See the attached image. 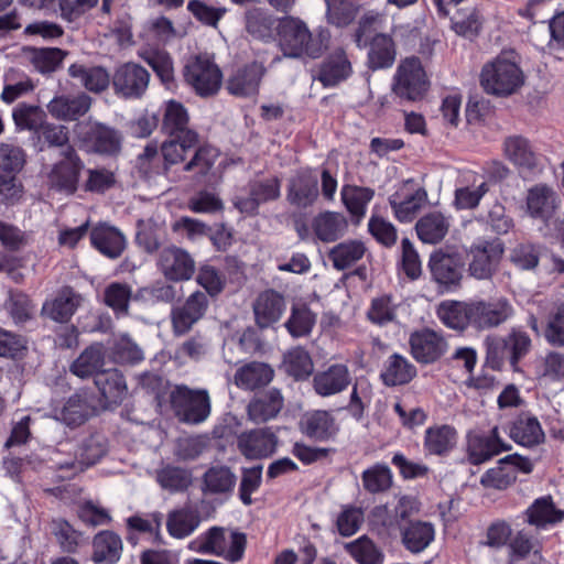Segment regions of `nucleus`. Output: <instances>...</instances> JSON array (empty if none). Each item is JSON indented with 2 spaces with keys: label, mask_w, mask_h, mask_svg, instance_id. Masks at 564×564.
Masks as SVG:
<instances>
[{
  "label": "nucleus",
  "mask_w": 564,
  "mask_h": 564,
  "mask_svg": "<svg viewBox=\"0 0 564 564\" xmlns=\"http://www.w3.org/2000/svg\"><path fill=\"white\" fill-rule=\"evenodd\" d=\"M275 29L279 46L283 55L290 58H318L330 40L328 30L319 29L313 34L304 21L292 15L279 19Z\"/></svg>",
  "instance_id": "nucleus-1"
},
{
  "label": "nucleus",
  "mask_w": 564,
  "mask_h": 564,
  "mask_svg": "<svg viewBox=\"0 0 564 564\" xmlns=\"http://www.w3.org/2000/svg\"><path fill=\"white\" fill-rule=\"evenodd\" d=\"M169 399L173 413L181 423L198 425L210 415V398L205 389H191L180 384L170 392Z\"/></svg>",
  "instance_id": "nucleus-2"
},
{
  "label": "nucleus",
  "mask_w": 564,
  "mask_h": 564,
  "mask_svg": "<svg viewBox=\"0 0 564 564\" xmlns=\"http://www.w3.org/2000/svg\"><path fill=\"white\" fill-rule=\"evenodd\" d=\"M189 152L173 141H163L160 147L155 142L147 144L138 155L139 170L148 175H162L172 178L173 167L183 163ZM181 175L173 180H181Z\"/></svg>",
  "instance_id": "nucleus-3"
},
{
  "label": "nucleus",
  "mask_w": 564,
  "mask_h": 564,
  "mask_svg": "<svg viewBox=\"0 0 564 564\" xmlns=\"http://www.w3.org/2000/svg\"><path fill=\"white\" fill-rule=\"evenodd\" d=\"M161 132L185 151L192 152L198 145L199 134L189 127V115L185 106L171 99L162 106Z\"/></svg>",
  "instance_id": "nucleus-4"
},
{
  "label": "nucleus",
  "mask_w": 564,
  "mask_h": 564,
  "mask_svg": "<svg viewBox=\"0 0 564 564\" xmlns=\"http://www.w3.org/2000/svg\"><path fill=\"white\" fill-rule=\"evenodd\" d=\"M74 133L88 152L112 156L121 151L120 131L105 123L93 120L79 121L74 127Z\"/></svg>",
  "instance_id": "nucleus-5"
},
{
  "label": "nucleus",
  "mask_w": 564,
  "mask_h": 564,
  "mask_svg": "<svg viewBox=\"0 0 564 564\" xmlns=\"http://www.w3.org/2000/svg\"><path fill=\"white\" fill-rule=\"evenodd\" d=\"M26 162L24 150L11 143L0 142V204L13 205L22 195L17 175Z\"/></svg>",
  "instance_id": "nucleus-6"
},
{
  "label": "nucleus",
  "mask_w": 564,
  "mask_h": 564,
  "mask_svg": "<svg viewBox=\"0 0 564 564\" xmlns=\"http://www.w3.org/2000/svg\"><path fill=\"white\" fill-rule=\"evenodd\" d=\"M524 76L520 67L506 58L497 57L486 64L480 74V84L487 94L509 96L523 84Z\"/></svg>",
  "instance_id": "nucleus-7"
},
{
  "label": "nucleus",
  "mask_w": 564,
  "mask_h": 564,
  "mask_svg": "<svg viewBox=\"0 0 564 564\" xmlns=\"http://www.w3.org/2000/svg\"><path fill=\"white\" fill-rule=\"evenodd\" d=\"M429 80L419 57L403 59L393 76L392 91L401 102H415L425 96Z\"/></svg>",
  "instance_id": "nucleus-8"
},
{
  "label": "nucleus",
  "mask_w": 564,
  "mask_h": 564,
  "mask_svg": "<svg viewBox=\"0 0 564 564\" xmlns=\"http://www.w3.org/2000/svg\"><path fill=\"white\" fill-rule=\"evenodd\" d=\"M183 76L187 85L200 97H209L219 90L223 74L207 54L192 57L183 69Z\"/></svg>",
  "instance_id": "nucleus-9"
},
{
  "label": "nucleus",
  "mask_w": 564,
  "mask_h": 564,
  "mask_svg": "<svg viewBox=\"0 0 564 564\" xmlns=\"http://www.w3.org/2000/svg\"><path fill=\"white\" fill-rule=\"evenodd\" d=\"M505 252L503 242L498 239H480L467 250L468 272L477 280H490L498 271Z\"/></svg>",
  "instance_id": "nucleus-10"
},
{
  "label": "nucleus",
  "mask_w": 564,
  "mask_h": 564,
  "mask_svg": "<svg viewBox=\"0 0 564 564\" xmlns=\"http://www.w3.org/2000/svg\"><path fill=\"white\" fill-rule=\"evenodd\" d=\"M149 70L135 62H126L118 65L111 74L113 94L126 100L141 99L150 84Z\"/></svg>",
  "instance_id": "nucleus-11"
},
{
  "label": "nucleus",
  "mask_w": 564,
  "mask_h": 564,
  "mask_svg": "<svg viewBox=\"0 0 564 564\" xmlns=\"http://www.w3.org/2000/svg\"><path fill=\"white\" fill-rule=\"evenodd\" d=\"M427 267L432 281L442 291L452 292L460 286L465 269L460 253L435 250L430 254Z\"/></svg>",
  "instance_id": "nucleus-12"
},
{
  "label": "nucleus",
  "mask_w": 564,
  "mask_h": 564,
  "mask_svg": "<svg viewBox=\"0 0 564 564\" xmlns=\"http://www.w3.org/2000/svg\"><path fill=\"white\" fill-rule=\"evenodd\" d=\"M61 154L63 160L55 163L48 174L50 187L66 195H73L78 187L84 162L74 147H67Z\"/></svg>",
  "instance_id": "nucleus-13"
},
{
  "label": "nucleus",
  "mask_w": 564,
  "mask_h": 564,
  "mask_svg": "<svg viewBox=\"0 0 564 564\" xmlns=\"http://www.w3.org/2000/svg\"><path fill=\"white\" fill-rule=\"evenodd\" d=\"M318 196V177L312 169H300L288 180L286 200L291 206L307 209L314 206Z\"/></svg>",
  "instance_id": "nucleus-14"
},
{
  "label": "nucleus",
  "mask_w": 564,
  "mask_h": 564,
  "mask_svg": "<svg viewBox=\"0 0 564 564\" xmlns=\"http://www.w3.org/2000/svg\"><path fill=\"white\" fill-rule=\"evenodd\" d=\"M158 269L167 281H188L195 273V261L185 249L174 245L164 247L158 258Z\"/></svg>",
  "instance_id": "nucleus-15"
},
{
  "label": "nucleus",
  "mask_w": 564,
  "mask_h": 564,
  "mask_svg": "<svg viewBox=\"0 0 564 564\" xmlns=\"http://www.w3.org/2000/svg\"><path fill=\"white\" fill-rule=\"evenodd\" d=\"M248 187L249 196L234 199V206L241 214L254 216L260 205L278 200L281 196V180L278 176L251 181Z\"/></svg>",
  "instance_id": "nucleus-16"
},
{
  "label": "nucleus",
  "mask_w": 564,
  "mask_h": 564,
  "mask_svg": "<svg viewBox=\"0 0 564 564\" xmlns=\"http://www.w3.org/2000/svg\"><path fill=\"white\" fill-rule=\"evenodd\" d=\"M209 306V299L205 292H193L183 304L173 307L171 322L176 336L188 333L200 321Z\"/></svg>",
  "instance_id": "nucleus-17"
},
{
  "label": "nucleus",
  "mask_w": 564,
  "mask_h": 564,
  "mask_svg": "<svg viewBox=\"0 0 564 564\" xmlns=\"http://www.w3.org/2000/svg\"><path fill=\"white\" fill-rule=\"evenodd\" d=\"M413 180H406L400 191L388 198L394 217L400 223H411L427 200V192L424 187L410 191Z\"/></svg>",
  "instance_id": "nucleus-18"
},
{
  "label": "nucleus",
  "mask_w": 564,
  "mask_h": 564,
  "mask_svg": "<svg viewBox=\"0 0 564 564\" xmlns=\"http://www.w3.org/2000/svg\"><path fill=\"white\" fill-rule=\"evenodd\" d=\"M473 327L489 329L506 323L513 315V307L506 297L471 302Z\"/></svg>",
  "instance_id": "nucleus-19"
},
{
  "label": "nucleus",
  "mask_w": 564,
  "mask_h": 564,
  "mask_svg": "<svg viewBox=\"0 0 564 564\" xmlns=\"http://www.w3.org/2000/svg\"><path fill=\"white\" fill-rule=\"evenodd\" d=\"M278 442V436L270 427H260L239 434L237 447L246 458L261 459L276 451Z\"/></svg>",
  "instance_id": "nucleus-20"
},
{
  "label": "nucleus",
  "mask_w": 564,
  "mask_h": 564,
  "mask_svg": "<svg viewBox=\"0 0 564 564\" xmlns=\"http://www.w3.org/2000/svg\"><path fill=\"white\" fill-rule=\"evenodd\" d=\"M409 345L412 357L423 365L435 362L446 349L444 338L430 328L413 332L410 335Z\"/></svg>",
  "instance_id": "nucleus-21"
},
{
  "label": "nucleus",
  "mask_w": 564,
  "mask_h": 564,
  "mask_svg": "<svg viewBox=\"0 0 564 564\" xmlns=\"http://www.w3.org/2000/svg\"><path fill=\"white\" fill-rule=\"evenodd\" d=\"M509 448L501 438L497 426L489 434H469L467 436V459L471 465L484 464Z\"/></svg>",
  "instance_id": "nucleus-22"
},
{
  "label": "nucleus",
  "mask_w": 564,
  "mask_h": 564,
  "mask_svg": "<svg viewBox=\"0 0 564 564\" xmlns=\"http://www.w3.org/2000/svg\"><path fill=\"white\" fill-rule=\"evenodd\" d=\"M506 156L519 167L520 173L534 175L542 171L541 158L528 139L521 135L508 137L503 142Z\"/></svg>",
  "instance_id": "nucleus-23"
},
{
  "label": "nucleus",
  "mask_w": 564,
  "mask_h": 564,
  "mask_svg": "<svg viewBox=\"0 0 564 564\" xmlns=\"http://www.w3.org/2000/svg\"><path fill=\"white\" fill-rule=\"evenodd\" d=\"M267 73L264 65L253 61L238 68L227 80L226 88L230 95L251 97L259 93L260 83Z\"/></svg>",
  "instance_id": "nucleus-24"
},
{
  "label": "nucleus",
  "mask_w": 564,
  "mask_h": 564,
  "mask_svg": "<svg viewBox=\"0 0 564 564\" xmlns=\"http://www.w3.org/2000/svg\"><path fill=\"white\" fill-rule=\"evenodd\" d=\"M83 297L72 286L61 288L52 300L42 306V315L56 323H68L79 307Z\"/></svg>",
  "instance_id": "nucleus-25"
},
{
  "label": "nucleus",
  "mask_w": 564,
  "mask_h": 564,
  "mask_svg": "<svg viewBox=\"0 0 564 564\" xmlns=\"http://www.w3.org/2000/svg\"><path fill=\"white\" fill-rule=\"evenodd\" d=\"M285 299L280 292L273 289L261 292L253 303L257 326L264 329L279 322L285 311Z\"/></svg>",
  "instance_id": "nucleus-26"
},
{
  "label": "nucleus",
  "mask_w": 564,
  "mask_h": 564,
  "mask_svg": "<svg viewBox=\"0 0 564 564\" xmlns=\"http://www.w3.org/2000/svg\"><path fill=\"white\" fill-rule=\"evenodd\" d=\"M457 441L458 432L453 425H432L424 432V454L426 456L447 457L456 447Z\"/></svg>",
  "instance_id": "nucleus-27"
},
{
  "label": "nucleus",
  "mask_w": 564,
  "mask_h": 564,
  "mask_svg": "<svg viewBox=\"0 0 564 564\" xmlns=\"http://www.w3.org/2000/svg\"><path fill=\"white\" fill-rule=\"evenodd\" d=\"M93 99L85 93L61 95L47 104L48 113L61 121H75L84 117L91 107Z\"/></svg>",
  "instance_id": "nucleus-28"
},
{
  "label": "nucleus",
  "mask_w": 564,
  "mask_h": 564,
  "mask_svg": "<svg viewBox=\"0 0 564 564\" xmlns=\"http://www.w3.org/2000/svg\"><path fill=\"white\" fill-rule=\"evenodd\" d=\"M401 544L412 554L425 551L435 539V527L432 522L414 520L399 525Z\"/></svg>",
  "instance_id": "nucleus-29"
},
{
  "label": "nucleus",
  "mask_w": 564,
  "mask_h": 564,
  "mask_svg": "<svg viewBox=\"0 0 564 564\" xmlns=\"http://www.w3.org/2000/svg\"><path fill=\"white\" fill-rule=\"evenodd\" d=\"M89 237L91 246L109 259H118L127 246L126 238L118 228L102 223L91 228Z\"/></svg>",
  "instance_id": "nucleus-30"
},
{
  "label": "nucleus",
  "mask_w": 564,
  "mask_h": 564,
  "mask_svg": "<svg viewBox=\"0 0 564 564\" xmlns=\"http://www.w3.org/2000/svg\"><path fill=\"white\" fill-rule=\"evenodd\" d=\"M300 427L303 434L317 442L333 440L339 430L334 415L325 410H315L304 414Z\"/></svg>",
  "instance_id": "nucleus-31"
},
{
  "label": "nucleus",
  "mask_w": 564,
  "mask_h": 564,
  "mask_svg": "<svg viewBox=\"0 0 564 564\" xmlns=\"http://www.w3.org/2000/svg\"><path fill=\"white\" fill-rule=\"evenodd\" d=\"M283 403L284 399L280 390L275 388L256 393L248 404V416L258 424L268 422L278 416Z\"/></svg>",
  "instance_id": "nucleus-32"
},
{
  "label": "nucleus",
  "mask_w": 564,
  "mask_h": 564,
  "mask_svg": "<svg viewBox=\"0 0 564 564\" xmlns=\"http://www.w3.org/2000/svg\"><path fill=\"white\" fill-rule=\"evenodd\" d=\"M351 382L348 367L343 364L329 366L326 370L317 372L313 378L315 392L321 397H329L346 390Z\"/></svg>",
  "instance_id": "nucleus-33"
},
{
  "label": "nucleus",
  "mask_w": 564,
  "mask_h": 564,
  "mask_svg": "<svg viewBox=\"0 0 564 564\" xmlns=\"http://www.w3.org/2000/svg\"><path fill=\"white\" fill-rule=\"evenodd\" d=\"M102 400L109 405H119L128 394L126 379L116 368L104 369L94 379Z\"/></svg>",
  "instance_id": "nucleus-34"
},
{
  "label": "nucleus",
  "mask_w": 564,
  "mask_h": 564,
  "mask_svg": "<svg viewBox=\"0 0 564 564\" xmlns=\"http://www.w3.org/2000/svg\"><path fill=\"white\" fill-rule=\"evenodd\" d=\"M525 522L538 530L564 520V510L556 508L551 496L536 498L524 512Z\"/></svg>",
  "instance_id": "nucleus-35"
},
{
  "label": "nucleus",
  "mask_w": 564,
  "mask_h": 564,
  "mask_svg": "<svg viewBox=\"0 0 564 564\" xmlns=\"http://www.w3.org/2000/svg\"><path fill=\"white\" fill-rule=\"evenodd\" d=\"M527 207L533 218L547 221L558 207L557 195L547 185L538 184L528 192Z\"/></svg>",
  "instance_id": "nucleus-36"
},
{
  "label": "nucleus",
  "mask_w": 564,
  "mask_h": 564,
  "mask_svg": "<svg viewBox=\"0 0 564 564\" xmlns=\"http://www.w3.org/2000/svg\"><path fill=\"white\" fill-rule=\"evenodd\" d=\"M367 65L371 70L390 68L397 57L393 39L384 33H377L368 43Z\"/></svg>",
  "instance_id": "nucleus-37"
},
{
  "label": "nucleus",
  "mask_w": 564,
  "mask_h": 564,
  "mask_svg": "<svg viewBox=\"0 0 564 564\" xmlns=\"http://www.w3.org/2000/svg\"><path fill=\"white\" fill-rule=\"evenodd\" d=\"M510 437L519 445L533 447L544 442L545 434L535 416L521 413L511 424Z\"/></svg>",
  "instance_id": "nucleus-38"
},
{
  "label": "nucleus",
  "mask_w": 564,
  "mask_h": 564,
  "mask_svg": "<svg viewBox=\"0 0 564 564\" xmlns=\"http://www.w3.org/2000/svg\"><path fill=\"white\" fill-rule=\"evenodd\" d=\"M193 150L192 158L183 162L182 172L191 173L196 183H203L219 158V151L210 144L196 145Z\"/></svg>",
  "instance_id": "nucleus-39"
},
{
  "label": "nucleus",
  "mask_w": 564,
  "mask_h": 564,
  "mask_svg": "<svg viewBox=\"0 0 564 564\" xmlns=\"http://www.w3.org/2000/svg\"><path fill=\"white\" fill-rule=\"evenodd\" d=\"M351 64L344 50L329 55L321 65L317 79L325 87H334L346 80L351 74Z\"/></svg>",
  "instance_id": "nucleus-40"
},
{
  "label": "nucleus",
  "mask_w": 564,
  "mask_h": 564,
  "mask_svg": "<svg viewBox=\"0 0 564 564\" xmlns=\"http://www.w3.org/2000/svg\"><path fill=\"white\" fill-rule=\"evenodd\" d=\"M449 218L434 210L423 215L415 224L417 238L429 245L441 242L449 230Z\"/></svg>",
  "instance_id": "nucleus-41"
},
{
  "label": "nucleus",
  "mask_w": 564,
  "mask_h": 564,
  "mask_svg": "<svg viewBox=\"0 0 564 564\" xmlns=\"http://www.w3.org/2000/svg\"><path fill=\"white\" fill-rule=\"evenodd\" d=\"M105 365V349L101 343L86 347L70 364L69 371L78 378L86 379L101 372Z\"/></svg>",
  "instance_id": "nucleus-42"
},
{
  "label": "nucleus",
  "mask_w": 564,
  "mask_h": 564,
  "mask_svg": "<svg viewBox=\"0 0 564 564\" xmlns=\"http://www.w3.org/2000/svg\"><path fill=\"white\" fill-rule=\"evenodd\" d=\"M68 75L78 79L87 90L96 94L105 91L111 85V75L101 66L87 67L74 63L68 67Z\"/></svg>",
  "instance_id": "nucleus-43"
},
{
  "label": "nucleus",
  "mask_w": 564,
  "mask_h": 564,
  "mask_svg": "<svg viewBox=\"0 0 564 564\" xmlns=\"http://www.w3.org/2000/svg\"><path fill=\"white\" fill-rule=\"evenodd\" d=\"M416 376V368L400 354H392L384 362L380 375L387 387L403 386L412 381Z\"/></svg>",
  "instance_id": "nucleus-44"
},
{
  "label": "nucleus",
  "mask_w": 564,
  "mask_h": 564,
  "mask_svg": "<svg viewBox=\"0 0 564 564\" xmlns=\"http://www.w3.org/2000/svg\"><path fill=\"white\" fill-rule=\"evenodd\" d=\"M273 369L263 362L252 361L237 369L235 383L243 390H256L271 382Z\"/></svg>",
  "instance_id": "nucleus-45"
},
{
  "label": "nucleus",
  "mask_w": 564,
  "mask_h": 564,
  "mask_svg": "<svg viewBox=\"0 0 564 564\" xmlns=\"http://www.w3.org/2000/svg\"><path fill=\"white\" fill-rule=\"evenodd\" d=\"M348 223L341 213L324 212L313 219V230L323 242H333L344 236Z\"/></svg>",
  "instance_id": "nucleus-46"
},
{
  "label": "nucleus",
  "mask_w": 564,
  "mask_h": 564,
  "mask_svg": "<svg viewBox=\"0 0 564 564\" xmlns=\"http://www.w3.org/2000/svg\"><path fill=\"white\" fill-rule=\"evenodd\" d=\"M93 560L95 563L115 564L122 553L121 538L112 531H100L93 540Z\"/></svg>",
  "instance_id": "nucleus-47"
},
{
  "label": "nucleus",
  "mask_w": 564,
  "mask_h": 564,
  "mask_svg": "<svg viewBox=\"0 0 564 564\" xmlns=\"http://www.w3.org/2000/svg\"><path fill=\"white\" fill-rule=\"evenodd\" d=\"M95 408L84 393L70 395L57 414V419L70 427L84 424L94 414Z\"/></svg>",
  "instance_id": "nucleus-48"
},
{
  "label": "nucleus",
  "mask_w": 564,
  "mask_h": 564,
  "mask_svg": "<svg viewBox=\"0 0 564 564\" xmlns=\"http://www.w3.org/2000/svg\"><path fill=\"white\" fill-rule=\"evenodd\" d=\"M236 481L237 477L228 466H212L203 475L202 490L210 495L230 494Z\"/></svg>",
  "instance_id": "nucleus-49"
},
{
  "label": "nucleus",
  "mask_w": 564,
  "mask_h": 564,
  "mask_svg": "<svg viewBox=\"0 0 564 564\" xmlns=\"http://www.w3.org/2000/svg\"><path fill=\"white\" fill-rule=\"evenodd\" d=\"M340 196L348 213L356 219V223H359L366 215L368 204L375 197V189L346 184L341 187Z\"/></svg>",
  "instance_id": "nucleus-50"
},
{
  "label": "nucleus",
  "mask_w": 564,
  "mask_h": 564,
  "mask_svg": "<svg viewBox=\"0 0 564 564\" xmlns=\"http://www.w3.org/2000/svg\"><path fill=\"white\" fill-rule=\"evenodd\" d=\"M471 302H443L437 310L440 319L449 328L463 330L473 326Z\"/></svg>",
  "instance_id": "nucleus-51"
},
{
  "label": "nucleus",
  "mask_w": 564,
  "mask_h": 564,
  "mask_svg": "<svg viewBox=\"0 0 564 564\" xmlns=\"http://www.w3.org/2000/svg\"><path fill=\"white\" fill-rule=\"evenodd\" d=\"M200 517L196 510L182 508L169 513L166 529L171 536L184 539L191 535L199 525Z\"/></svg>",
  "instance_id": "nucleus-52"
},
{
  "label": "nucleus",
  "mask_w": 564,
  "mask_h": 564,
  "mask_svg": "<svg viewBox=\"0 0 564 564\" xmlns=\"http://www.w3.org/2000/svg\"><path fill=\"white\" fill-rule=\"evenodd\" d=\"M158 484L171 494L183 492L192 485L193 475L187 468L167 464L156 470Z\"/></svg>",
  "instance_id": "nucleus-53"
},
{
  "label": "nucleus",
  "mask_w": 564,
  "mask_h": 564,
  "mask_svg": "<svg viewBox=\"0 0 564 564\" xmlns=\"http://www.w3.org/2000/svg\"><path fill=\"white\" fill-rule=\"evenodd\" d=\"M37 139L35 148L39 152H43L50 148H61L62 151L69 144V129L64 124L52 122H43L34 134Z\"/></svg>",
  "instance_id": "nucleus-54"
},
{
  "label": "nucleus",
  "mask_w": 564,
  "mask_h": 564,
  "mask_svg": "<svg viewBox=\"0 0 564 564\" xmlns=\"http://www.w3.org/2000/svg\"><path fill=\"white\" fill-rule=\"evenodd\" d=\"M144 62L152 68L161 84L169 90L177 88L174 63L165 51H151L143 56Z\"/></svg>",
  "instance_id": "nucleus-55"
},
{
  "label": "nucleus",
  "mask_w": 564,
  "mask_h": 564,
  "mask_svg": "<svg viewBox=\"0 0 564 564\" xmlns=\"http://www.w3.org/2000/svg\"><path fill=\"white\" fill-rule=\"evenodd\" d=\"M30 63L41 74L55 72L66 57L67 52L58 47H26Z\"/></svg>",
  "instance_id": "nucleus-56"
},
{
  "label": "nucleus",
  "mask_w": 564,
  "mask_h": 564,
  "mask_svg": "<svg viewBox=\"0 0 564 564\" xmlns=\"http://www.w3.org/2000/svg\"><path fill=\"white\" fill-rule=\"evenodd\" d=\"M366 248L361 241L349 240L333 247L328 258L337 270H346L359 261L365 254Z\"/></svg>",
  "instance_id": "nucleus-57"
},
{
  "label": "nucleus",
  "mask_w": 564,
  "mask_h": 564,
  "mask_svg": "<svg viewBox=\"0 0 564 564\" xmlns=\"http://www.w3.org/2000/svg\"><path fill=\"white\" fill-rule=\"evenodd\" d=\"M400 304L391 294H382L371 300L367 311V318L377 326H386L397 322Z\"/></svg>",
  "instance_id": "nucleus-58"
},
{
  "label": "nucleus",
  "mask_w": 564,
  "mask_h": 564,
  "mask_svg": "<svg viewBox=\"0 0 564 564\" xmlns=\"http://www.w3.org/2000/svg\"><path fill=\"white\" fill-rule=\"evenodd\" d=\"M247 32L254 39L269 41L272 39L274 18L262 8H252L245 14Z\"/></svg>",
  "instance_id": "nucleus-59"
},
{
  "label": "nucleus",
  "mask_w": 564,
  "mask_h": 564,
  "mask_svg": "<svg viewBox=\"0 0 564 564\" xmlns=\"http://www.w3.org/2000/svg\"><path fill=\"white\" fill-rule=\"evenodd\" d=\"M315 323L316 314L306 304H294L284 326L292 337L299 338L308 336Z\"/></svg>",
  "instance_id": "nucleus-60"
},
{
  "label": "nucleus",
  "mask_w": 564,
  "mask_h": 564,
  "mask_svg": "<svg viewBox=\"0 0 564 564\" xmlns=\"http://www.w3.org/2000/svg\"><path fill=\"white\" fill-rule=\"evenodd\" d=\"M134 300L132 289L127 283L112 282L104 291V302L117 317L129 315V303Z\"/></svg>",
  "instance_id": "nucleus-61"
},
{
  "label": "nucleus",
  "mask_w": 564,
  "mask_h": 564,
  "mask_svg": "<svg viewBox=\"0 0 564 564\" xmlns=\"http://www.w3.org/2000/svg\"><path fill=\"white\" fill-rule=\"evenodd\" d=\"M347 553L359 564H382L384 555L376 543L362 535L345 545Z\"/></svg>",
  "instance_id": "nucleus-62"
},
{
  "label": "nucleus",
  "mask_w": 564,
  "mask_h": 564,
  "mask_svg": "<svg viewBox=\"0 0 564 564\" xmlns=\"http://www.w3.org/2000/svg\"><path fill=\"white\" fill-rule=\"evenodd\" d=\"M508 350V360L513 370L531 350L532 340L529 334L522 329L512 328L506 337H502Z\"/></svg>",
  "instance_id": "nucleus-63"
},
{
  "label": "nucleus",
  "mask_w": 564,
  "mask_h": 564,
  "mask_svg": "<svg viewBox=\"0 0 564 564\" xmlns=\"http://www.w3.org/2000/svg\"><path fill=\"white\" fill-rule=\"evenodd\" d=\"M284 368L295 380L307 379L314 369L310 354L302 347L291 349L284 357Z\"/></svg>",
  "instance_id": "nucleus-64"
}]
</instances>
